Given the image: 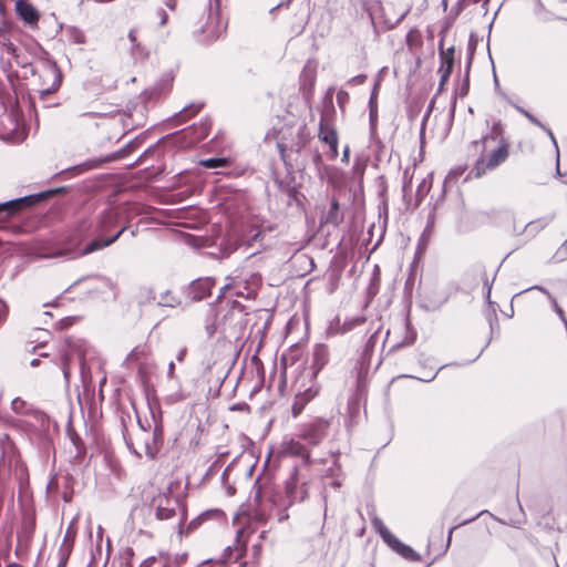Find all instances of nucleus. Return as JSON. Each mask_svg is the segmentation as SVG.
Wrapping results in <instances>:
<instances>
[{"label": "nucleus", "instance_id": "obj_30", "mask_svg": "<svg viewBox=\"0 0 567 567\" xmlns=\"http://www.w3.org/2000/svg\"><path fill=\"white\" fill-rule=\"evenodd\" d=\"M372 525L385 540H388L391 537L389 529L386 528L381 518L374 517L372 519Z\"/></svg>", "mask_w": 567, "mask_h": 567}, {"label": "nucleus", "instance_id": "obj_36", "mask_svg": "<svg viewBox=\"0 0 567 567\" xmlns=\"http://www.w3.org/2000/svg\"><path fill=\"white\" fill-rule=\"evenodd\" d=\"M277 148H278L279 156H280L281 161L287 163L288 155H287V147H286V145L284 143H278L277 144Z\"/></svg>", "mask_w": 567, "mask_h": 567}, {"label": "nucleus", "instance_id": "obj_63", "mask_svg": "<svg viewBox=\"0 0 567 567\" xmlns=\"http://www.w3.org/2000/svg\"><path fill=\"white\" fill-rule=\"evenodd\" d=\"M281 363H282L284 365H286V358H285V357H282V358H281Z\"/></svg>", "mask_w": 567, "mask_h": 567}, {"label": "nucleus", "instance_id": "obj_33", "mask_svg": "<svg viewBox=\"0 0 567 567\" xmlns=\"http://www.w3.org/2000/svg\"><path fill=\"white\" fill-rule=\"evenodd\" d=\"M187 559V554L177 555L173 561H169L165 567H181Z\"/></svg>", "mask_w": 567, "mask_h": 567}, {"label": "nucleus", "instance_id": "obj_51", "mask_svg": "<svg viewBox=\"0 0 567 567\" xmlns=\"http://www.w3.org/2000/svg\"><path fill=\"white\" fill-rule=\"evenodd\" d=\"M6 12V6L2 0H0V14L3 16Z\"/></svg>", "mask_w": 567, "mask_h": 567}, {"label": "nucleus", "instance_id": "obj_11", "mask_svg": "<svg viewBox=\"0 0 567 567\" xmlns=\"http://www.w3.org/2000/svg\"><path fill=\"white\" fill-rule=\"evenodd\" d=\"M285 454L289 456L300 457L305 463H311V453L308 445L300 442V440L291 439L284 446Z\"/></svg>", "mask_w": 567, "mask_h": 567}, {"label": "nucleus", "instance_id": "obj_10", "mask_svg": "<svg viewBox=\"0 0 567 567\" xmlns=\"http://www.w3.org/2000/svg\"><path fill=\"white\" fill-rule=\"evenodd\" d=\"M14 10L20 20L24 24L34 28L38 27L40 20L39 10L28 0H16Z\"/></svg>", "mask_w": 567, "mask_h": 567}, {"label": "nucleus", "instance_id": "obj_12", "mask_svg": "<svg viewBox=\"0 0 567 567\" xmlns=\"http://www.w3.org/2000/svg\"><path fill=\"white\" fill-rule=\"evenodd\" d=\"M215 281L212 278H199L189 286V295L194 300H203L210 296Z\"/></svg>", "mask_w": 567, "mask_h": 567}, {"label": "nucleus", "instance_id": "obj_26", "mask_svg": "<svg viewBox=\"0 0 567 567\" xmlns=\"http://www.w3.org/2000/svg\"><path fill=\"white\" fill-rule=\"evenodd\" d=\"M199 164L206 168L228 167L230 165V161L225 157H210L200 161Z\"/></svg>", "mask_w": 567, "mask_h": 567}, {"label": "nucleus", "instance_id": "obj_50", "mask_svg": "<svg viewBox=\"0 0 567 567\" xmlns=\"http://www.w3.org/2000/svg\"><path fill=\"white\" fill-rule=\"evenodd\" d=\"M434 104H435V101H434V99H433V100L430 102L429 110H427V115H426V116H429V115H430V113L433 111Z\"/></svg>", "mask_w": 567, "mask_h": 567}, {"label": "nucleus", "instance_id": "obj_59", "mask_svg": "<svg viewBox=\"0 0 567 567\" xmlns=\"http://www.w3.org/2000/svg\"><path fill=\"white\" fill-rule=\"evenodd\" d=\"M184 354H185V350H183V351L181 352V354L178 355V358H177V359H178L179 361H182V360H183Z\"/></svg>", "mask_w": 567, "mask_h": 567}, {"label": "nucleus", "instance_id": "obj_21", "mask_svg": "<svg viewBox=\"0 0 567 567\" xmlns=\"http://www.w3.org/2000/svg\"><path fill=\"white\" fill-rule=\"evenodd\" d=\"M416 336L406 327V334L402 341L394 343L388 351V355H395L401 349L411 347L415 342Z\"/></svg>", "mask_w": 567, "mask_h": 567}, {"label": "nucleus", "instance_id": "obj_52", "mask_svg": "<svg viewBox=\"0 0 567 567\" xmlns=\"http://www.w3.org/2000/svg\"><path fill=\"white\" fill-rule=\"evenodd\" d=\"M261 238V231H257L254 236H252V240L254 241H258L259 239Z\"/></svg>", "mask_w": 567, "mask_h": 567}, {"label": "nucleus", "instance_id": "obj_18", "mask_svg": "<svg viewBox=\"0 0 567 567\" xmlns=\"http://www.w3.org/2000/svg\"><path fill=\"white\" fill-rule=\"evenodd\" d=\"M121 157H123V154L121 152H117V153L107 155L105 157L87 159L83 164L79 165V168L81 172L96 169V168L102 167L105 163L116 161Z\"/></svg>", "mask_w": 567, "mask_h": 567}, {"label": "nucleus", "instance_id": "obj_35", "mask_svg": "<svg viewBox=\"0 0 567 567\" xmlns=\"http://www.w3.org/2000/svg\"><path fill=\"white\" fill-rule=\"evenodd\" d=\"M409 359L412 362L422 363L424 361V354L417 350H413L409 353Z\"/></svg>", "mask_w": 567, "mask_h": 567}, {"label": "nucleus", "instance_id": "obj_14", "mask_svg": "<svg viewBox=\"0 0 567 567\" xmlns=\"http://www.w3.org/2000/svg\"><path fill=\"white\" fill-rule=\"evenodd\" d=\"M344 215L341 210L340 204L337 198L331 199L329 209L321 217V224L339 226L343 221Z\"/></svg>", "mask_w": 567, "mask_h": 567}, {"label": "nucleus", "instance_id": "obj_29", "mask_svg": "<svg viewBox=\"0 0 567 567\" xmlns=\"http://www.w3.org/2000/svg\"><path fill=\"white\" fill-rule=\"evenodd\" d=\"M247 528H248V527H243V528H241V529H239V530H238V533H237V539H236V542H237V544H238V545H237V546L235 547V549H234V551H235L234 559H235V560H237V559H239L240 557H243V556H244V553H245V550H246V548H245V544H239V543H240V538H241V537H243V535L246 533V529H247Z\"/></svg>", "mask_w": 567, "mask_h": 567}, {"label": "nucleus", "instance_id": "obj_23", "mask_svg": "<svg viewBox=\"0 0 567 567\" xmlns=\"http://www.w3.org/2000/svg\"><path fill=\"white\" fill-rule=\"evenodd\" d=\"M73 543H74V535L70 533V530L66 532L64 539L59 548V556L60 558L68 559L71 556V553L73 550Z\"/></svg>", "mask_w": 567, "mask_h": 567}, {"label": "nucleus", "instance_id": "obj_60", "mask_svg": "<svg viewBox=\"0 0 567 567\" xmlns=\"http://www.w3.org/2000/svg\"><path fill=\"white\" fill-rule=\"evenodd\" d=\"M81 282H82V281H81V280H79V281L74 282L70 288L78 287V286H80V285H81Z\"/></svg>", "mask_w": 567, "mask_h": 567}, {"label": "nucleus", "instance_id": "obj_42", "mask_svg": "<svg viewBox=\"0 0 567 567\" xmlns=\"http://www.w3.org/2000/svg\"><path fill=\"white\" fill-rule=\"evenodd\" d=\"M349 159H350V147L347 145L343 150V153H342V158L341 161L346 164L349 163Z\"/></svg>", "mask_w": 567, "mask_h": 567}, {"label": "nucleus", "instance_id": "obj_17", "mask_svg": "<svg viewBox=\"0 0 567 567\" xmlns=\"http://www.w3.org/2000/svg\"><path fill=\"white\" fill-rule=\"evenodd\" d=\"M163 444V426L162 424H156L153 431L152 443H145V454L150 458L154 460L158 454L161 446Z\"/></svg>", "mask_w": 567, "mask_h": 567}, {"label": "nucleus", "instance_id": "obj_62", "mask_svg": "<svg viewBox=\"0 0 567 567\" xmlns=\"http://www.w3.org/2000/svg\"><path fill=\"white\" fill-rule=\"evenodd\" d=\"M467 93V87L466 89H462V95H465Z\"/></svg>", "mask_w": 567, "mask_h": 567}, {"label": "nucleus", "instance_id": "obj_45", "mask_svg": "<svg viewBox=\"0 0 567 567\" xmlns=\"http://www.w3.org/2000/svg\"><path fill=\"white\" fill-rule=\"evenodd\" d=\"M435 375H436V371L430 372V373H427V375L417 378V379L421 381H424V382H429V381L433 380L435 378Z\"/></svg>", "mask_w": 567, "mask_h": 567}, {"label": "nucleus", "instance_id": "obj_56", "mask_svg": "<svg viewBox=\"0 0 567 567\" xmlns=\"http://www.w3.org/2000/svg\"><path fill=\"white\" fill-rule=\"evenodd\" d=\"M254 549H255V551H256L257 554H259V553H260V549H261V545H260V544L255 545V546H254Z\"/></svg>", "mask_w": 567, "mask_h": 567}, {"label": "nucleus", "instance_id": "obj_53", "mask_svg": "<svg viewBox=\"0 0 567 567\" xmlns=\"http://www.w3.org/2000/svg\"><path fill=\"white\" fill-rule=\"evenodd\" d=\"M364 322H365V318H363V317H361V318H357V319L354 320V323H355V324H362V323H364Z\"/></svg>", "mask_w": 567, "mask_h": 567}, {"label": "nucleus", "instance_id": "obj_49", "mask_svg": "<svg viewBox=\"0 0 567 567\" xmlns=\"http://www.w3.org/2000/svg\"><path fill=\"white\" fill-rule=\"evenodd\" d=\"M174 371H175V364H174V362H171L169 365H168V374H169V377L174 375Z\"/></svg>", "mask_w": 567, "mask_h": 567}, {"label": "nucleus", "instance_id": "obj_5", "mask_svg": "<svg viewBox=\"0 0 567 567\" xmlns=\"http://www.w3.org/2000/svg\"><path fill=\"white\" fill-rule=\"evenodd\" d=\"M330 422L323 417H315L313 420L301 425L297 437L307 442L309 446H317L328 435Z\"/></svg>", "mask_w": 567, "mask_h": 567}, {"label": "nucleus", "instance_id": "obj_38", "mask_svg": "<svg viewBox=\"0 0 567 567\" xmlns=\"http://www.w3.org/2000/svg\"><path fill=\"white\" fill-rule=\"evenodd\" d=\"M136 29H131L127 37H128V40L130 42L132 43V47H138V42H137V37H136Z\"/></svg>", "mask_w": 567, "mask_h": 567}, {"label": "nucleus", "instance_id": "obj_55", "mask_svg": "<svg viewBox=\"0 0 567 567\" xmlns=\"http://www.w3.org/2000/svg\"><path fill=\"white\" fill-rule=\"evenodd\" d=\"M85 292L86 293H95V292H99L97 288H87L85 289Z\"/></svg>", "mask_w": 567, "mask_h": 567}, {"label": "nucleus", "instance_id": "obj_15", "mask_svg": "<svg viewBox=\"0 0 567 567\" xmlns=\"http://www.w3.org/2000/svg\"><path fill=\"white\" fill-rule=\"evenodd\" d=\"M440 60H441V65L439 68V75H443L446 76V78H450L452 72H453V68H454V48H449L446 50H444L442 48V42L440 43Z\"/></svg>", "mask_w": 567, "mask_h": 567}, {"label": "nucleus", "instance_id": "obj_28", "mask_svg": "<svg viewBox=\"0 0 567 567\" xmlns=\"http://www.w3.org/2000/svg\"><path fill=\"white\" fill-rule=\"evenodd\" d=\"M491 0H461V4L464 7L480 4V13L486 16L489 11L488 4Z\"/></svg>", "mask_w": 567, "mask_h": 567}, {"label": "nucleus", "instance_id": "obj_25", "mask_svg": "<svg viewBox=\"0 0 567 567\" xmlns=\"http://www.w3.org/2000/svg\"><path fill=\"white\" fill-rule=\"evenodd\" d=\"M395 549L402 557H404L411 561H416L420 559V555L417 553H415L413 548H411L410 546H408L405 544L400 543L399 540H395Z\"/></svg>", "mask_w": 567, "mask_h": 567}, {"label": "nucleus", "instance_id": "obj_58", "mask_svg": "<svg viewBox=\"0 0 567 567\" xmlns=\"http://www.w3.org/2000/svg\"><path fill=\"white\" fill-rule=\"evenodd\" d=\"M227 550H229V555H228L227 559L230 560L233 558V549H231V547H228Z\"/></svg>", "mask_w": 567, "mask_h": 567}, {"label": "nucleus", "instance_id": "obj_39", "mask_svg": "<svg viewBox=\"0 0 567 567\" xmlns=\"http://www.w3.org/2000/svg\"><path fill=\"white\" fill-rule=\"evenodd\" d=\"M144 107L138 111L140 118L138 121L132 123L133 127L143 126L145 124V114H144Z\"/></svg>", "mask_w": 567, "mask_h": 567}, {"label": "nucleus", "instance_id": "obj_32", "mask_svg": "<svg viewBox=\"0 0 567 567\" xmlns=\"http://www.w3.org/2000/svg\"><path fill=\"white\" fill-rule=\"evenodd\" d=\"M161 303L168 307H174L175 305L179 303V300L172 296L171 291H167L166 295L161 299Z\"/></svg>", "mask_w": 567, "mask_h": 567}, {"label": "nucleus", "instance_id": "obj_16", "mask_svg": "<svg viewBox=\"0 0 567 567\" xmlns=\"http://www.w3.org/2000/svg\"><path fill=\"white\" fill-rule=\"evenodd\" d=\"M11 410L19 415H31L34 417L42 416V412L38 410L33 404L23 400L22 398H14L11 401Z\"/></svg>", "mask_w": 567, "mask_h": 567}, {"label": "nucleus", "instance_id": "obj_20", "mask_svg": "<svg viewBox=\"0 0 567 567\" xmlns=\"http://www.w3.org/2000/svg\"><path fill=\"white\" fill-rule=\"evenodd\" d=\"M246 517L247 523L249 524L251 520L265 524L269 519V515L264 511L262 507H255L249 512H241L237 518Z\"/></svg>", "mask_w": 567, "mask_h": 567}, {"label": "nucleus", "instance_id": "obj_8", "mask_svg": "<svg viewBox=\"0 0 567 567\" xmlns=\"http://www.w3.org/2000/svg\"><path fill=\"white\" fill-rule=\"evenodd\" d=\"M318 138L330 148L328 154L330 159H336L339 155V136L337 130L323 117L319 123Z\"/></svg>", "mask_w": 567, "mask_h": 567}, {"label": "nucleus", "instance_id": "obj_57", "mask_svg": "<svg viewBox=\"0 0 567 567\" xmlns=\"http://www.w3.org/2000/svg\"><path fill=\"white\" fill-rule=\"evenodd\" d=\"M287 493H288V494H291V493H292L291 483H287Z\"/></svg>", "mask_w": 567, "mask_h": 567}, {"label": "nucleus", "instance_id": "obj_48", "mask_svg": "<svg viewBox=\"0 0 567 567\" xmlns=\"http://www.w3.org/2000/svg\"><path fill=\"white\" fill-rule=\"evenodd\" d=\"M313 162L315 164H321L322 163V156L321 154H316L315 157H313Z\"/></svg>", "mask_w": 567, "mask_h": 567}, {"label": "nucleus", "instance_id": "obj_61", "mask_svg": "<svg viewBox=\"0 0 567 567\" xmlns=\"http://www.w3.org/2000/svg\"><path fill=\"white\" fill-rule=\"evenodd\" d=\"M266 534H267V532H266V530H262V532L260 533V538H261V539H264V538L266 537Z\"/></svg>", "mask_w": 567, "mask_h": 567}, {"label": "nucleus", "instance_id": "obj_47", "mask_svg": "<svg viewBox=\"0 0 567 567\" xmlns=\"http://www.w3.org/2000/svg\"><path fill=\"white\" fill-rule=\"evenodd\" d=\"M127 446L136 454H138L137 449L135 447L134 443L132 441L126 440Z\"/></svg>", "mask_w": 567, "mask_h": 567}, {"label": "nucleus", "instance_id": "obj_9", "mask_svg": "<svg viewBox=\"0 0 567 567\" xmlns=\"http://www.w3.org/2000/svg\"><path fill=\"white\" fill-rule=\"evenodd\" d=\"M154 502L156 504L155 516L159 520L173 518L176 515V509L179 506V502L176 497L166 494L158 495Z\"/></svg>", "mask_w": 567, "mask_h": 567}, {"label": "nucleus", "instance_id": "obj_3", "mask_svg": "<svg viewBox=\"0 0 567 567\" xmlns=\"http://www.w3.org/2000/svg\"><path fill=\"white\" fill-rule=\"evenodd\" d=\"M55 192L48 190L39 194L24 196L21 198L12 199L0 204V230L17 229L18 227L13 221L21 216V214L29 208L47 200Z\"/></svg>", "mask_w": 567, "mask_h": 567}, {"label": "nucleus", "instance_id": "obj_31", "mask_svg": "<svg viewBox=\"0 0 567 567\" xmlns=\"http://www.w3.org/2000/svg\"><path fill=\"white\" fill-rule=\"evenodd\" d=\"M2 52L7 55L17 59L18 58V48L17 45L11 42L10 40L3 41L1 43Z\"/></svg>", "mask_w": 567, "mask_h": 567}, {"label": "nucleus", "instance_id": "obj_41", "mask_svg": "<svg viewBox=\"0 0 567 567\" xmlns=\"http://www.w3.org/2000/svg\"><path fill=\"white\" fill-rule=\"evenodd\" d=\"M261 498H262V495H261V488L258 487L256 489V493H255V496H254V503H255V506L256 507H262L261 506Z\"/></svg>", "mask_w": 567, "mask_h": 567}, {"label": "nucleus", "instance_id": "obj_13", "mask_svg": "<svg viewBox=\"0 0 567 567\" xmlns=\"http://www.w3.org/2000/svg\"><path fill=\"white\" fill-rule=\"evenodd\" d=\"M317 394H318V391L313 390L312 388H308L303 392L297 393L295 395L292 406H291L292 416L298 417L305 410L306 405L310 401H312Z\"/></svg>", "mask_w": 567, "mask_h": 567}, {"label": "nucleus", "instance_id": "obj_22", "mask_svg": "<svg viewBox=\"0 0 567 567\" xmlns=\"http://www.w3.org/2000/svg\"><path fill=\"white\" fill-rule=\"evenodd\" d=\"M151 353V349L147 344L136 346L127 355L128 362L140 363L145 360Z\"/></svg>", "mask_w": 567, "mask_h": 567}, {"label": "nucleus", "instance_id": "obj_4", "mask_svg": "<svg viewBox=\"0 0 567 567\" xmlns=\"http://www.w3.org/2000/svg\"><path fill=\"white\" fill-rule=\"evenodd\" d=\"M258 287V278L255 275L227 277V282L221 287L218 297L221 298L230 292L233 297L252 299L257 296Z\"/></svg>", "mask_w": 567, "mask_h": 567}, {"label": "nucleus", "instance_id": "obj_1", "mask_svg": "<svg viewBox=\"0 0 567 567\" xmlns=\"http://www.w3.org/2000/svg\"><path fill=\"white\" fill-rule=\"evenodd\" d=\"M478 157L474 162L468 177L481 178L503 165L511 155V143L504 136L501 123H494L491 132L471 143Z\"/></svg>", "mask_w": 567, "mask_h": 567}, {"label": "nucleus", "instance_id": "obj_27", "mask_svg": "<svg viewBox=\"0 0 567 567\" xmlns=\"http://www.w3.org/2000/svg\"><path fill=\"white\" fill-rule=\"evenodd\" d=\"M195 133V137L190 140V143H198L202 140L206 138L208 135V127L204 124L199 125L198 127H193L192 131H185V134Z\"/></svg>", "mask_w": 567, "mask_h": 567}, {"label": "nucleus", "instance_id": "obj_19", "mask_svg": "<svg viewBox=\"0 0 567 567\" xmlns=\"http://www.w3.org/2000/svg\"><path fill=\"white\" fill-rule=\"evenodd\" d=\"M329 361V349L326 344H317L313 350V368L321 370Z\"/></svg>", "mask_w": 567, "mask_h": 567}, {"label": "nucleus", "instance_id": "obj_34", "mask_svg": "<svg viewBox=\"0 0 567 567\" xmlns=\"http://www.w3.org/2000/svg\"><path fill=\"white\" fill-rule=\"evenodd\" d=\"M66 252H68L66 250H45L43 252H40V256L44 257V258H54V257L63 256Z\"/></svg>", "mask_w": 567, "mask_h": 567}, {"label": "nucleus", "instance_id": "obj_46", "mask_svg": "<svg viewBox=\"0 0 567 567\" xmlns=\"http://www.w3.org/2000/svg\"><path fill=\"white\" fill-rule=\"evenodd\" d=\"M525 116L534 124L540 125L538 120L528 112H524Z\"/></svg>", "mask_w": 567, "mask_h": 567}, {"label": "nucleus", "instance_id": "obj_43", "mask_svg": "<svg viewBox=\"0 0 567 567\" xmlns=\"http://www.w3.org/2000/svg\"><path fill=\"white\" fill-rule=\"evenodd\" d=\"M156 558L155 557H148L147 559H145L141 565L140 567H152L153 564L155 563Z\"/></svg>", "mask_w": 567, "mask_h": 567}, {"label": "nucleus", "instance_id": "obj_37", "mask_svg": "<svg viewBox=\"0 0 567 567\" xmlns=\"http://www.w3.org/2000/svg\"><path fill=\"white\" fill-rule=\"evenodd\" d=\"M199 109H200L199 106L185 107L183 110V116L190 117V116L195 115L199 111Z\"/></svg>", "mask_w": 567, "mask_h": 567}, {"label": "nucleus", "instance_id": "obj_40", "mask_svg": "<svg viewBox=\"0 0 567 567\" xmlns=\"http://www.w3.org/2000/svg\"><path fill=\"white\" fill-rule=\"evenodd\" d=\"M449 79L450 78H446V76L443 78V75H440V83H439V86H437L436 94H441L445 90V85H446Z\"/></svg>", "mask_w": 567, "mask_h": 567}, {"label": "nucleus", "instance_id": "obj_6", "mask_svg": "<svg viewBox=\"0 0 567 567\" xmlns=\"http://www.w3.org/2000/svg\"><path fill=\"white\" fill-rule=\"evenodd\" d=\"M227 23L221 19L219 12L209 10L205 23L200 27V42L210 44L217 41L226 31Z\"/></svg>", "mask_w": 567, "mask_h": 567}, {"label": "nucleus", "instance_id": "obj_7", "mask_svg": "<svg viewBox=\"0 0 567 567\" xmlns=\"http://www.w3.org/2000/svg\"><path fill=\"white\" fill-rule=\"evenodd\" d=\"M317 81V62L308 60L299 76V90L306 101H311Z\"/></svg>", "mask_w": 567, "mask_h": 567}, {"label": "nucleus", "instance_id": "obj_2", "mask_svg": "<svg viewBox=\"0 0 567 567\" xmlns=\"http://www.w3.org/2000/svg\"><path fill=\"white\" fill-rule=\"evenodd\" d=\"M117 224L118 215L113 209L104 210L93 223L89 225L86 223L80 224L79 231L83 237L87 234L95 236V239H93L83 248L82 255L92 254L115 243L126 230V226H122L114 234H112Z\"/></svg>", "mask_w": 567, "mask_h": 567}, {"label": "nucleus", "instance_id": "obj_54", "mask_svg": "<svg viewBox=\"0 0 567 567\" xmlns=\"http://www.w3.org/2000/svg\"><path fill=\"white\" fill-rule=\"evenodd\" d=\"M66 564H68V559H64V560H63V558H60V561H59L58 567H65V566H66Z\"/></svg>", "mask_w": 567, "mask_h": 567}, {"label": "nucleus", "instance_id": "obj_44", "mask_svg": "<svg viewBox=\"0 0 567 567\" xmlns=\"http://www.w3.org/2000/svg\"><path fill=\"white\" fill-rule=\"evenodd\" d=\"M73 323L72 319L71 318H65V319H62L60 322H59V326L61 329L63 328H66L69 326H71Z\"/></svg>", "mask_w": 567, "mask_h": 567}, {"label": "nucleus", "instance_id": "obj_24", "mask_svg": "<svg viewBox=\"0 0 567 567\" xmlns=\"http://www.w3.org/2000/svg\"><path fill=\"white\" fill-rule=\"evenodd\" d=\"M45 72L49 75L53 76V83L50 87L45 89L44 91L47 93L55 92L60 87L62 81L60 70L58 69L56 64H52L45 69Z\"/></svg>", "mask_w": 567, "mask_h": 567}]
</instances>
